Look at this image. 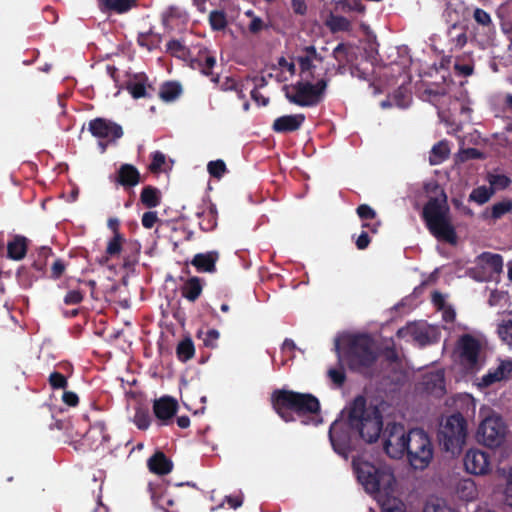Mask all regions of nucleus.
I'll return each mask as SVG.
<instances>
[{"label":"nucleus","instance_id":"de8ad7c7","mask_svg":"<svg viewBox=\"0 0 512 512\" xmlns=\"http://www.w3.org/2000/svg\"><path fill=\"white\" fill-rule=\"evenodd\" d=\"M493 370L500 381L508 379L512 373V361L509 359L502 360L500 364Z\"/></svg>","mask_w":512,"mask_h":512},{"label":"nucleus","instance_id":"8fccbe9b","mask_svg":"<svg viewBox=\"0 0 512 512\" xmlns=\"http://www.w3.org/2000/svg\"><path fill=\"white\" fill-rule=\"evenodd\" d=\"M350 21L343 16L332 17L330 28L332 31H348L350 29Z\"/></svg>","mask_w":512,"mask_h":512},{"label":"nucleus","instance_id":"a18cd8bd","mask_svg":"<svg viewBox=\"0 0 512 512\" xmlns=\"http://www.w3.org/2000/svg\"><path fill=\"white\" fill-rule=\"evenodd\" d=\"M48 382L53 390L65 389L68 386L67 377L57 371L50 373Z\"/></svg>","mask_w":512,"mask_h":512},{"label":"nucleus","instance_id":"dca6fc26","mask_svg":"<svg viewBox=\"0 0 512 512\" xmlns=\"http://www.w3.org/2000/svg\"><path fill=\"white\" fill-rule=\"evenodd\" d=\"M110 180L116 186H121L127 190L141 182V175L134 165L125 163L118 168L114 175L110 176Z\"/></svg>","mask_w":512,"mask_h":512},{"label":"nucleus","instance_id":"4d7b16f0","mask_svg":"<svg viewBox=\"0 0 512 512\" xmlns=\"http://www.w3.org/2000/svg\"><path fill=\"white\" fill-rule=\"evenodd\" d=\"M66 270V265L62 259H56L51 266L50 278L59 279Z\"/></svg>","mask_w":512,"mask_h":512},{"label":"nucleus","instance_id":"ddd939ff","mask_svg":"<svg viewBox=\"0 0 512 512\" xmlns=\"http://www.w3.org/2000/svg\"><path fill=\"white\" fill-rule=\"evenodd\" d=\"M465 471L469 474L481 476L491 471L490 455L480 449H469L463 459Z\"/></svg>","mask_w":512,"mask_h":512},{"label":"nucleus","instance_id":"aec40b11","mask_svg":"<svg viewBox=\"0 0 512 512\" xmlns=\"http://www.w3.org/2000/svg\"><path fill=\"white\" fill-rule=\"evenodd\" d=\"M305 121L304 114L284 115L276 118L272 129L276 133H290L301 128Z\"/></svg>","mask_w":512,"mask_h":512},{"label":"nucleus","instance_id":"864d4df0","mask_svg":"<svg viewBox=\"0 0 512 512\" xmlns=\"http://www.w3.org/2000/svg\"><path fill=\"white\" fill-rule=\"evenodd\" d=\"M474 20L482 26L492 25V19L490 14L482 8H476L473 13Z\"/></svg>","mask_w":512,"mask_h":512},{"label":"nucleus","instance_id":"7c9ffc66","mask_svg":"<svg viewBox=\"0 0 512 512\" xmlns=\"http://www.w3.org/2000/svg\"><path fill=\"white\" fill-rule=\"evenodd\" d=\"M182 92V87L178 82L167 81L161 85L159 97L164 102L176 100Z\"/></svg>","mask_w":512,"mask_h":512},{"label":"nucleus","instance_id":"052dcab7","mask_svg":"<svg viewBox=\"0 0 512 512\" xmlns=\"http://www.w3.org/2000/svg\"><path fill=\"white\" fill-rule=\"evenodd\" d=\"M220 333L216 329H210L206 332L203 343L206 347L215 348L217 346V340L219 339Z\"/></svg>","mask_w":512,"mask_h":512},{"label":"nucleus","instance_id":"f3484780","mask_svg":"<svg viewBox=\"0 0 512 512\" xmlns=\"http://www.w3.org/2000/svg\"><path fill=\"white\" fill-rule=\"evenodd\" d=\"M476 263L477 268L482 269L485 274L481 280L499 274L503 270V257L500 254L483 252L477 257Z\"/></svg>","mask_w":512,"mask_h":512},{"label":"nucleus","instance_id":"0eeeda50","mask_svg":"<svg viewBox=\"0 0 512 512\" xmlns=\"http://www.w3.org/2000/svg\"><path fill=\"white\" fill-rule=\"evenodd\" d=\"M408 463L417 470H423L433 459L434 449L428 434L421 428L408 431L405 448Z\"/></svg>","mask_w":512,"mask_h":512},{"label":"nucleus","instance_id":"9d476101","mask_svg":"<svg viewBox=\"0 0 512 512\" xmlns=\"http://www.w3.org/2000/svg\"><path fill=\"white\" fill-rule=\"evenodd\" d=\"M87 129L93 137L106 140V143L99 142L102 152H105L108 143H115L124 134L120 124L103 117L90 120Z\"/></svg>","mask_w":512,"mask_h":512},{"label":"nucleus","instance_id":"72a5a7b5","mask_svg":"<svg viewBox=\"0 0 512 512\" xmlns=\"http://www.w3.org/2000/svg\"><path fill=\"white\" fill-rule=\"evenodd\" d=\"M195 347L190 337H185L176 347V355L179 361L187 362L194 357Z\"/></svg>","mask_w":512,"mask_h":512},{"label":"nucleus","instance_id":"f03ea898","mask_svg":"<svg viewBox=\"0 0 512 512\" xmlns=\"http://www.w3.org/2000/svg\"><path fill=\"white\" fill-rule=\"evenodd\" d=\"M348 423L366 443H375L383 430V416L376 406H367L364 396H357L350 407Z\"/></svg>","mask_w":512,"mask_h":512},{"label":"nucleus","instance_id":"0e129e2a","mask_svg":"<svg viewBox=\"0 0 512 512\" xmlns=\"http://www.w3.org/2000/svg\"><path fill=\"white\" fill-rule=\"evenodd\" d=\"M63 402L70 407H75L79 403V397L75 392L64 391L62 395Z\"/></svg>","mask_w":512,"mask_h":512},{"label":"nucleus","instance_id":"a211bd4d","mask_svg":"<svg viewBox=\"0 0 512 512\" xmlns=\"http://www.w3.org/2000/svg\"><path fill=\"white\" fill-rule=\"evenodd\" d=\"M178 402L170 396H163L153 403V412L155 417L161 421L162 425H167L176 415Z\"/></svg>","mask_w":512,"mask_h":512},{"label":"nucleus","instance_id":"37998d69","mask_svg":"<svg viewBox=\"0 0 512 512\" xmlns=\"http://www.w3.org/2000/svg\"><path fill=\"white\" fill-rule=\"evenodd\" d=\"M124 241L125 239L121 233L113 235L107 244L106 254L110 257L118 256L122 251Z\"/></svg>","mask_w":512,"mask_h":512},{"label":"nucleus","instance_id":"f704fd0d","mask_svg":"<svg viewBox=\"0 0 512 512\" xmlns=\"http://www.w3.org/2000/svg\"><path fill=\"white\" fill-rule=\"evenodd\" d=\"M493 195L494 193L492 188H490L489 186L482 185L474 188L471 191V193L469 194L468 201L474 202L477 205L481 206L489 202Z\"/></svg>","mask_w":512,"mask_h":512},{"label":"nucleus","instance_id":"4468645a","mask_svg":"<svg viewBox=\"0 0 512 512\" xmlns=\"http://www.w3.org/2000/svg\"><path fill=\"white\" fill-rule=\"evenodd\" d=\"M445 16L449 22H453L447 30L450 52L461 50L468 40L466 27L458 23L457 12L449 6L445 10Z\"/></svg>","mask_w":512,"mask_h":512},{"label":"nucleus","instance_id":"1a4fd4ad","mask_svg":"<svg viewBox=\"0 0 512 512\" xmlns=\"http://www.w3.org/2000/svg\"><path fill=\"white\" fill-rule=\"evenodd\" d=\"M384 451L393 459H401L405 455L408 432L404 425L396 422L388 423L383 431Z\"/></svg>","mask_w":512,"mask_h":512},{"label":"nucleus","instance_id":"39448f33","mask_svg":"<svg viewBox=\"0 0 512 512\" xmlns=\"http://www.w3.org/2000/svg\"><path fill=\"white\" fill-rule=\"evenodd\" d=\"M314 79H300L290 86H284L285 97L292 104L300 107H314L325 96L329 83L328 78H321L313 83Z\"/></svg>","mask_w":512,"mask_h":512},{"label":"nucleus","instance_id":"f257e3e1","mask_svg":"<svg viewBox=\"0 0 512 512\" xmlns=\"http://www.w3.org/2000/svg\"><path fill=\"white\" fill-rule=\"evenodd\" d=\"M270 401L273 410L285 422L295 421V414L299 417L318 415L321 410L318 398L310 393L276 389L272 392Z\"/></svg>","mask_w":512,"mask_h":512},{"label":"nucleus","instance_id":"5fc2aeb1","mask_svg":"<svg viewBox=\"0 0 512 512\" xmlns=\"http://www.w3.org/2000/svg\"><path fill=\"white\" fill-rule=\"evenodd\" d=\"M357 215L362 220H373L376 218V211L368 204H361L356 209Z\"/></svg>","mask_w":512,"mask_h":512},{"label":"nucleus","instance_id":"3c124183","mask_svg":"<svg viewBox=\"0 0 512 512\" xmlns=\"http://www.w3.org/2000/svg\"><path fill=\"white\" fill-rule=\"evenodd\" d=\"M166 51L172 56L180 57L185 54L186 48L181 41L172 39L167 43Z\"/></svg>","mask_w":512,"mask_h":512},{"label":"nucleus","instance_id":"4be33fe9","mask_svg":"<svg viewBox=\"0 0 512 512\" xmlns=\"http://www.w3.org/2000/svg\"><path fill=\"white\" fill-rule=\"evenodd\" d=\"M150 472L157 475H167L173 469V462L162 451L155 452L147 461Z\"/></svg>","mask_w":512,"mask_h":512},{"label":"nucleus","instance_id":"6ab92c4d","mask_svg":"<svg viewBox=\"0 0 512 512\" xmlns=\"http://www.w3.org/2000/svg\"><path fill=\"white\" fill-rule=\"evenodd\" d=\"M126 89L134 99L152 98L155 89L148 84V77L144 73L134 74L126 82Z\"/></svg>","mask_w":512,"mask_h":512},{"label":"nucleus","instance_id":"49530a36","mask_svg":"<svg viewBox=\"0 0 512 512\" xmlns=\"http://www.w3.org/2000/svg\"><path fill=\"white\" fill-rule=\"evenodd\" d=\"M209 174L217 179H220L226 172V164L223 160L210 161L207 165Z\"/></svg>","mask_w":512,"mask_h":512},{"label":"nucleus","instance_id":"09e8293b","mask_svg":"<svg viewBox=\"0 0 512 512\" xmlns=\"http://www.w3.org/2000/svg\"><path fill=\"white\" fill-rule=\"evenodd\" d=\"M382 512H406V506L401 500L393 498L383 503Z\"/></svg>","mask_w":512,"mask_h":512},{"label":"nucleus","instance_id":"e2e57ef3","mask_svg":"<svg viewBox=\"0 0 512 512\" xmlns=\"http://www.w3.org/2000/svg\"><path fill=\"white\" fill-rule=\"evenodd\" d=\"M265 28H267V26L264 24L263 20L258 16H254L248 26V29L252 34H257Z\"/></svg>","mask_w":512,"mask_h":512},{"label":"nucleus","instance_id":"774afa93","mask_svg":"<svg viewBox=\"0 0 512 512\" xmlns=\"http://www.w3.org/2000/svg\"><path fill=\"white\" fill-rule=\"evenodd\" d=\"M370 242H371V239L368 235V232L362 231L361 234L356 239L355 244L359 250H364L369 246Z\"/></svg>","mask_w":512,"mask_h":512},{"label":"nucleus","instance_id":"9b49d317","mask_svg":"<svg viewBox=\"0 0 512 512\" xmlns=\"http://www.w3.org/2000/svg\"><path fill=\"white\" fill-rule=\"evenodd\" d=\"M506 432L507 427L502 417L499 415H491L481 422L477 434L484 445L493 448L503 443Z\"/></svg>","mask_w":512,"mask_h":512},{"label":"nucleus","instance_id":"c85d7f7f","mask_svg":"<svg viewBox=\"0 0 512 512\" xmlns=\"http://www.w3.org/2000/svg\"><path fill=\"white\" fill-rule=\"evenodd\" d=\"M84 438L86 440H93V443L102 445L109 441L110 436L107 433L106 426L103 422H95L90 426L89 430L85 433Z\"/></svg>","mask_w":512,"mask_h":512},{"label":"nucleus","instance_id":"423d86ee","mask_svg":"<svg viewBox=\"0 0 512 512\" xmlns=\"http://www.w3.org/2000/svg\"><path fill=\"white\" fill-rule=\"evenodd\" d=\"M358 481L369 494L388 491L392 488L395 477L387 467H377L368 461H353Z\"/></svg>","mask_w":512,"mask_h":512},{"label":"nucleus","instance_id":"4c0bfd02","mask_svg":"<svg viewBox=\"0 0 512 512\" xmlns=\"http://www.w3.org/2000/svg\"><path fill=\"white\" fill-rule=\"evenodd\" d=\"M510 212H512V200L509 198H505L502 201L496 202L491 206L489 217L492 220L496 221Z\"/></svg>","mask_w":512,"mask_h":512},{"label":"nucleus","instance_id":"680f3d73","mask_svg":"<svg viewBox=\"0 0 512 512\" xmlns=\"http://www.w3.org/2000/svg\"><path fill=\"white\" fill-rule=\"evenodd\" d=\"M499 334L505 341L512 343V319L504 321L499 326Z\"/></svg>","mask_w":512,"mask_h":512},{"label":"nucleus","instance_id":"bb28decb","mask_svg":"<svg viewBox=\"0 0 512 512\" xmlns=\"http://www.w3.org/2000/svg\"><path fill=\"white\" fill-rule=\"evenodd\" d=\"M197 216L200 219L199 227L204 232H210L217 226L218 212L216 205L209 202L207 208L197 212Z\"/></svg>","mask_w":512,"mask_h":512},{"label":"nucleus","instance_id":"338daca9","mask_svg":"<svg viewBox=\"0 0 512 512\" xmlns=\"http://www.w3.org/2000/svg\"><path fill=\"white\" fill-rule=\"evenodd\" d=\"M496 382H500L499 378L496 376V373L494 372L493 369H490L487 374H485L482 378H481V386L483 387H489L491 386L492 384L496 383Z\"/></svg>","mask_w":512,"mask_h":512},{"label":"nucleus","instance_id":"69168bd1","mask_svg":"<svg viewBox=\"0 0 512 512\" xmlns=\"http://www.w3.org/2000/svg\"><path fill=\"white\" fill-rule=\"evenodd\" d=\"M292 10L296 15L304 16L307 12L305 0H291Z\"/></svg>","mask_w":512,"mask_h":512},{"label":"nucleus","instance_id":"e433bc0d","mask_svg":"<svg viewBox=\"0 0 512 512\" xmlns=\"http://www.w3.org/2000/svg\"><path fill=\"white\" fill-rule=\"evenodd\" d=\"M486 180L494 194L496 191L507 189L512 184V179L505 174L488 173Z\"/></svg>","mask_w":512,"mask_h":512},{"label":"nucleus","instance_id":"bf43d9fd","mask_svg":"<svg viewBox=\"0 0 512 512\" xmlns=\"http://www.w3.org/2000/svg\"><path fill=\"white\" fill-rule=\"evenodd\" d=\"M157 212L155 211H147L142 215V225L146 229H151L158 222Z\"/></svg>","mask_w":512,"mask_h":512},{"label":"nucleus","instance_id":"f8f14e48","mask_svg":"<svg viewBox=\"0 0 512 512\" xmlns=\"http://www.w3.org/2000/svg\"><path fill=\"white\" fill-rule=\"evenodd\" d=\"M350 430L348 422L336 420L331 424L328 433L333 450L345 459L352 451Z\"/></svg>","mask_w":512,"mask_h":512},{"label":"nucleus","instance_id":"79ce46f5","mask_svg":"<svg viewBox=\"0 0 512 512\" xmlns=\"http://www.w3.org/2000/svg\"><path fill=\"white\" fill-rule=\"evenodd\" d=\"M448 93L446 86L431 85L425 89L424 95L428 97V100L436 105L441 98L445 97Z\"/></svg>","mask_w":512,"mask_h":512},{"label":"nucleus","instance_id":"6e6552de","mask_svg":"<svg viewBox=\"0 0 512 512\" xmlns=\"http://www.w3.org/2000/svg\"><path fill=\"white\" fill-rule=\"evenodd\" d=\"M443 450L459 453L466 439V420L460 413L450 415L438 433Z\"/></svg>","mask_w":512,"mask_h":512},{"label":"nucleus","instance_id":"6e6d98bb","mask_svg":"<svg viewBox=\"0 0 512 512\" xmlns=\"http://www.w3.org/2000/svg\"><path fill=\"white\" fill-rule=\"evenodd\" d=\"M84 299V294L80 290H70L64 297V303L66 305H77Z\"/></svg>","mask_w":512,"mask_h":512},{"label":"nucleus","instance_id":"c756f323","mask_svg":"<svg viewBox=\"0 0 512 512\" xmlns=\"http://www.w3.org/2000/svg\"><path fill=\"white\" fill-rule=\"evenodd\" d=\"M141 203L147 208H155L161 203V194L159 189L151 185L145 186L140 194Z\"/></svg>","mask_w":512,"mask_h":512},{"label":"nucleus","instance_id":"58836bf2","mask_svg":"<svg viewBox=\"0 0 512 512\" xmlns=\"http://www.w3.org/2000/svg\"><path fill=\"white\" fill-rule=\"evenodd\" d=\"M161 37L151 30L148 32L139 33L137 37V43L139 46L146 48L148 51H152L157 48L160 43Z\"/></svg>","mask_w":512,"mask_h":512},{"label":"nucleus","instance_id":"cd10ccee","mask_svg":"<svg viewBox=\"0 0 512 512\" xmlns=\"http://www.w3.org/2000/svg\"><path fill=\"white\" fill-rule=\"evenodd\" d=\"M28 239L22 235L13 236L7 243V255L13 260H22L27 253Z\"/></svg>","mask_w":512,"mask_h":512},{"label":"nucleus","instance_id":"c03bdc74","mask_svg":"<svg viewBox=\"0 0 512 512\" xmlns=\"http://www.w3.org/2000/svg\"><path fill=\"white\" fill-rule=\"evenodd\" d=\"M133 422L137 426L138 429L146 430L150 426V422H151L148 410L143 409V408H138L135 412Z\"/></svg>","mask_w":512,"mask_h":512},{"label":"nucleus","instance_id":"20e7f679","mask_svg":"<svg viewBox=\"0 0 512 512\" xmlns=\"http://www.w3.org/2000/svg\"><path fill=\"white\" fill-rule=\"evenodd\" d=\"M344 357L351 371L363 372L370 368L377 360L373 338L366 333L349 336Z\"/></svg>","mask_w":512,"mask_h":512},{"label":"nucleus","instance_id":"412c9836","mask_svg":"<svg viewBox=\"0 0 512 512\" xmlns=\"http://www.w3.org/2000/svg\"><path fill=\"white\" fill-rule=\"evenodd\" d=\"M398 338L411 337L420 346L430 343V336L427 328L416 323H408L406 326L398 329L396 333Z\"/></svg>","mask_w":512,"mask_h":512},{"label":"nucleus","instance_id":"2eb2a0df","mask_svg":"<svg viewBox=\"0 0 512 512\" xmlns=\"http://www.w3.org/2000/svg\"><path fill=\"white\" fill-rule=\"evenodd\" d=\"M459 348L462 362L470 369L475 368L481 350L480 342L472 335L465 334L459 340Z\"/></svg>","mask_w":512,"mask_h":512},{"label":"nucleus","instance_id":"b1692460","mask_svg":"<svg viewBox=\"0 0 512 512\" xmlns=\"http://www.w3.org/2000/svg\"><path fill=\"white\" fill-rule=\"evenodd\" d=\"M350 46L345 43H339L332 52L337 65L334 66L335 74L344 75L347 72V66L351 62Z\"/></svg>","mask_w":512,"mask_h":512},{"label":"nucleus","instance_id":"ea45409f","mask_svg":"<svg viewBox=\"0 0 512 512\" xmlns=\"http://www.w3.org/2000/svg\"><path fill=\"white\" fill-rule=\"evenodd\" d=\"M314 59L306 56H298L297 62L300 68L301 79H315L314 70L316 66L313 64Z\"/></svg>","mask_w":512,"mask_h":512},{"label":"nucleus","instance_id":"2f4dec72","mask_svg":"<svg viewBox=\"0 0 512 512\" xmlns=\"http://www.w3.org/2000/svg\"><path fill=\"white\" fill-rule=\"evenodd\" d=\"M450 154V148L447 141H440L436 143L431 151L429 156V162L431 165H438L445 161Z\"/></svg>","mask_w":512,"mask_h":512},{"label":"nucleus","instance_id":"603ef678","mask_svg":"<svg viewBox=\"0 0 512 512\" xmlns=\"http://www.w3.org/2000/svg\"><path fill=\"white\" fill-rule=\"evenodd\" d=\"M165 161V155L160 151H155L152 154V161L149 165V170L152 173H158L161 170L162 166L165 164Z\"/></svg>","mask_w":512,"mask_h":512},{"label":"nucleus","instance_id":"a19ab883","mask_svg":"<svg viewBox=\"0 0 512 512\" xmlns=\"http://www.w3.org/2000/svg\"><path fill=\"white\" fill-rule=\"evenodd\" d=\"M209 23L214 31L224 30L227 26L226 14L221 10H213L209 14Z\"/></svg>","mask_w":512,"mask_h":512},{"label":"nucleus","instance_id":"5701e85b","mask_svg":"<svg viewBox=\"0 0 512 512\" xmlns=\"http://www.w3.org/2000/svg\"><path fill=\"white\" fill-rule=\"evenodd\" d=\"M218 259L219 253L217 251L198 253L193 257L191 264L198 272L213 273L216 271V262Z\"/></svg>","mask_w":512,"mask_h":512},{"label":"nucleus","instance_id":"a878e982","mask_svg":"<svg viewBox=\"0 0 512 512\" xmlns=\"http://www.w3.org/2000/svg\"><path fill=\"white\" fill-rule=\"evenodd\" d=\"M216 65V58L207 49L199 50L197 56L191 60V66L199 69L204 75H212V69Z\"/></svg>","mask_w":512,"mask_h":512},{"label":"nucleus","instance_id":"13d9d810","mask_svg":"<svg viewBox=\"0 0 512 512\" xmlns=\"http://www.w3.org/2000/svg\"><path fill=\"white\" fill-rule=\"evenodd\" d=\"M328 376L338 387H341L346 380V375L343 369H329Z\"/></svg>","mask_w":512,"mask_h":512},{"label":"nucleus","instance_id":"c9c22d12","mask_svg":"<svg viewBox=\"0 0 512 512\" xmlns=\"http://www.w3.org/2000/svg\"><path fill=\"white\" fill-rule=\"evenodd\" d=\"M138 0H101L105 7L118 14H123L137 6Z\"/></svg>","mask_w":512,"mask_h":512},{"label":"nucleus","instance_id":"393cba45","mask_svg":"<svg viewBox=\"0 0 512 512\" xmlns=\"http://www.w3.org/2000/svg\"><path fill=\"white\" fill-rule=\"evenodd\" d=\"M203 287L204 281L201 278L197 276L190 277L182 285L181 295L189 302L194 303L201 296Z\"/></svg>","mask_w":512,"mask_h":512},{"label":"nucleus","instance_id":"7ed1b4c3","mask_svg":"<svg viewBox=\"0 0 512 512\" xmlns=\"http://www.w3.org/2000/svg\"><path fill=\"white\" fill-rule=\"evenodd\" d=\"M440 194L442 199L431 197L424 205L422 219L428 231L437 240L444 241L450 245H456L458 236L450 218L447 196L442 189Z\"/></svg>","mask_w":512,"mask_h":512},{"label":"nucleus","instance_id":"473e14b6","mask_svg":"<svg viewBox=\"0 0 512 512\" xmlns=\"http://www.w3.org/2000/svg\"><path fill=\"white\" fill-rule=\"evenodd\" d=\"M52 254L53 252L50 247L42 246L38 249L36 258L32 263V267L39 273L37 277L45 274L48 259Z\"/></svg>","mask_w":512,"mask_h":512}]
</instances>
